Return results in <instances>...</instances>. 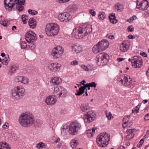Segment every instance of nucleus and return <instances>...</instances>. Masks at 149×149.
I'll use <instances>...</instances> for the list:
<instances>
[{"label":"nucleus","mask_w":149,"mask_h":149,"mask_svg":"<svg viewBox=\"0 0 149 149\" xmlns=\"http://www.w3.org/2000/svg\"><path fill=\"white\" fill-rule=\"evenodd\" d=\"M28 13L29 14H31L32 15H36L38 13V12L35 10H32L29 9L28 10Z\"/></svg>","instance_id":"obj_43"},{"label":"nucleus","mask_w":149,"mask_h":149,"mask_svg":"<svg viewBox=\"0 0 149 149\" xmlns=\"http://www.w3.org/2000/svg\"><path fill=\"white\" fill-rule=\"evenodd\" d=\"M0 149H10L8 145L6 142H0Z\"/></svg>","instance_id":"obj_29"},{"label":"nucleus","mask_w":149,"mask_h":149,"mask_svg":"<svg viewBox=\"0 0 149 149\" xmlns=\"http://www.w3.org/2000/svg\"><path fill=\"white\" fill-rule=\"evenodd\" d=\"M105 113L106 117L107 118H108L110 120L112 118H113V116L112 114L110 112H109V113H108L107 111H105Z\"/></svg>","instance_id":"obj_36"},{"label":"nucleus","mask_w":149,"mask_h":149,"mask_svg":"<svg viewBox=\"0 0 149 149\" xmlns=\"http://www.w3.org/2000/svg\"><path fill=\"white\" fill-rule=\"evenodd\" d=\"M128 38L129 39H133L134 38V37L132 35H130L128 36Z\"/></svg>","instance_id":"obj_63"},{"label":"nucleus","mask_w":149,"mask_h":149,"mask_svg":"<svg viewBox=\"0 0 149 149\" xmlns=\"http://www.w3.org/2000/svg\"><path fill=\"white\" fill-rule=\"evenodd\" d=\"M106 15L104 12H102L101 14L98 15L99 19L100 20H102L105 18Z\"/></svg>","instance_id":"obj_33"},{"label":"nucleus","mask_w":149,"mask_h":149,"mask_svg":"<svg viewBox=\"0 0 149 149\" xmlns=\"http://www.w3.org/2000/svg\"><path fill=\"white\" fill-rule=\"evenodd\" d=\"M15 5H17L16 6V8L19 11L21 12L24 9V7L23 6H22V5H17L16 4Z\"/></svg>","instance_id":"obj_38"},{"label":"nucleus","mask_w":149,"mask_h":149,"mask_svg":"<svg viewBox=\"0 0 149 149\" xmlns=\"http://www.w3.org/2000/svg\"><path fill=\"white\" fill-rule=\"evenodd\" d=\"M92 51L95 54L103 51L98 44H97L93 47L92 49Z\"/></svg>","instance_id":"obj_27"},{"label":"nucleus","mask_w":149,"mask_h":149,"mask_svg":"<svg viewBox=\"0 0 149 149\" xmlns=\"http://www.w3.org/2000/svg\"><path fill=\"white\" fill-rule=\"evenodd\" d=\"M81 27H77L74 28L71 34L72 36L77 39L81 38Z\"/></svg>","instance_id":"obj_19"},{"label":"nucleus","mask_w":149,"mask_h":149,"mask_svg":"<svg viewBox=\"0 0 149 149\" xmlns=\"http://www.w3.org/2000/svg\"><path fill=\"white\" fill-rule=\"evenodd\" d=\"M89 87H95L96 86V84L95 82H92L91 83H89Z\"/></svg>","instance_id":"obj_55"},{"label":"nucleus","mask_w":149,"mask_h":149,"mask_svg":"<svg viewBox=\"0 0 149 149\" xmlns=\"http://www.w3.org/2000/svg\"><path fill=\"white\" fill-rule=\"evenodd\" d=\"M61 81V79H59L57 77H55L52 78L50 82L52 83V85H58L59 84Z\"/></svg>","instance_id":"obj_26"},{"label":"nucleus","mask_w":149,"mask_h":149,"mask_svg":"<svg viewBox=\"0 0 149 149\" xmlns=\"http://www.w3.org/2000/svg\"><path fill=\"white\" fill-rule=\"evenodd\" d=\"M78 144H79V143L77 140L74 139H72L71 140L70 142V145L72 148H76Z\"/></svg>","instance_id":"obj_30"},{"label":"nucleus","mask_w":149,"mask_h":149,"mask_svg":"<svg viewBox=\"0 0 149 149\" xmlns=\"http://www.w3.org/2000/svg\"><path fill=\"white\" fill-rule=\"evenodd\" d=\"M56 100L52 96H49L47 97L45 102L48 105H52L55 104Z\"/></svg>","instance_id":"obj_21"},{"label":"nucleus","mask_w":149,"mask_h":149,"mask_svg":"<svg viewBox=\"0 0 149 149\" xmlns=\"http://www.w3.org/2000/svg\"><path fill=\"white\" fill-rule=\"evenodd\" d=\"M140 54L142 56H144L145 57H146L147 56V54L145 52H143L142 53H140Z\"/></svg>","instance_id":"obj_61"},{"label":"nucleus","mask_w":149,"mask_h":149,"mask_svg":"<svg viewBox=\"0 0 149 149\" xmlns=\"http://www.w3.org/2000/svg\"><path fill=\"white\" fill-rule=\"evenodd\" d=\"M134 134H128L127 136L126 137V139L127 140H129L130 139L133 138L134 136Z\"/></svg>","instance_id":"obj_41"},{"label":"nucleus","mask_w":149,"mask_h":149,"mask_svg":"<svg viewBox=\"0 0 149 149\" xmlns=\"http://www.w3.org/2000/svg\"><path fill=\"white\" fill-rule=\"evenodd\" d=\"M8 23L7 21H6L5 20L4 21H2L1 22H0V24L3 25L4 26H7V23Z\"/></svg>","instance_id":"obj_53"},{"label":"nucleus","mask_w":149,"mask_h":149,"mask_svg":"<svg viewBox=\"0 0 149 149\" xmlns=\"http://www.w3.org/2000/svg\"><path fill=\"white\" fill-rule=\"evenodd\" d=\"M130 46V43L128 41L125 40L120 45V50L122 52H125L127 51Z\"/></svg>","instance_id":"obj_17"},{"label":"nucleus","mask_w":149,"mask_h":149,"mask_svg":"<svg viewBox=\"0 0 149 149\" xmlns=\"http://www.w3.org/2000/svg\"><path fill=\"white\" fill-rule=\"evenodd\" d=\"M20 124L24 127H28L32 125L35 121L32 115L29 113H22L19 118Z\"/></svg>","instance_id":"obj_1"},{"label":"nucleus","mask_w":149,"mask_h":149,"mask_svg":"<svg viewBox=\"0 0 149 149\" xmlns=\"http://www.w3.org/2000/svg\"><path fill=\"white\" fill-rule=\"evenodd\" d=\"M78 91L83 93L84 92L85 89L83 87L81 86L80 88H79V90Z\"/></svg>","instance_id":"obj_57"},{"label":"nucleus","mask_w":149,"mask_h":149,"mask_svg":"<svg viewBox=\"0 0 149 149\" xmlns=\"http://www.w3.org/2000/svg\"><path fill=\"white\" fill-rule=\"evenodd\" d=\"M110 136L107 133H100L96 139V142L98 146L101 147L106 146L109 143Z\"/></svg>","instance_id":"obj_2"},{"label":"nucleus","mask_w":149,"mask_h":149,"mask_svg":"<svg viewBox=\"0 0 149 149\" xmlns=\"http://www.w3.org/2000/svg\"><path fill=\"white\" fill-rule=\"evenodd\" d=\"M139 108L138 107V106H137L133 109L132 110V113H134L135 112L136 113H137L139 112Z\"/></svg>","instance_id":"obj_48"},{"label":"nucleus","mask_w":149,"mask_h":149,"mask_svg":"<svg viewBox=\"0 0 149 149\" xmlns=\"http://www.w3.org/2000/svg\"><path fill=\"white\" fill-rule=\"evenodd\" d=\"M136 4V8L142 10H146L149 7L147 0H137Z\"/></svg>","instance_id":"obj_9"},{"label":"nucleus","mask_w":149,"mask_h":149,"mask_svg":"<svg viewBox=\"0 0 149 149\" xmlns=\"http://www.w3.org/2000/svg\"><path fill=\"white\" fill-rule=\"evenodd\" d=\"M145 120H149V113L146 115L144 118Z\"/></svg>","instance_id":"obj_59"},{"label":"nucleus","mask_w":149,"mask_h":149,"mask_svg":"<svg viewBox=\"0 0 149 149\" xmlns=\"http://www.w3.org/2000/svg\"><path fill=\"white\" fill-rule=\"evenodd\" d=\"M20 45L22 49H24L27 47V44L25 41H22L21 42Z\"/></svg>","instance_id":"obj_39"},{"label":"nucleus","mask_w":149,"mask_h":149,"mask_svg":"<svg viewBox=\"0 0 149 149\" xmlns=\"http://www.w3.org/2000/svg\"><path fill=\"white\" fill-rule=\"evenodd\" d=\"M102 51L106 49L109 45V42L105 40H103L98 42L97 44Z\"/></svg>","instance_id":"obj_20"},{"label":"nucleus","mask_w":149,"mask_h":149,"mask_svg":"<svg viewBox=\"0 0 149 149\" xmlns=\"http://www.w3.org/2000/svg\"><path fill=\"white\" fill-rule=\"evenodd\" d=\"M83 93L81 92H80L79 91H77V93L75 94L76 95L79 96L82 95Z\"/></svg>","instance_id":"obj_62"},{"label":"nucleus","mask_w":149,"mask_h":149,"mask_svg":"<svg viewBox=\"0 0 149 149\" xmlns=\"http://www.w3.org/2000/svg\"><path fill=\"white\" fill-rule=\"evenodd\" d=\"M57 1L59 3L66 2L65 0H57Z\"/></svg>","instance_id":"obj_60"},{"label":"nucleus","mask_w":149,"mask_h":149,"mask_svg":"<svg viewBox=\"0 0 149 149\" xmlns=\"http://www.w3.org/2000/svg\"><path fill=\"white\" fill-rule=\"evenodd\" d=\"M68 129V127H62L61 129V132L62 134L63 135L65 134L66 132V130Z\"/></svg>","instance_id":"obj_46"},{"label":"nucleus","mask_w":149,"mask_h":149,"mask_svg":"<svg viewBox=\"0 0 149 149\" xmlns=\"http://www.w3.org/2000/svg\"><path fill=\"white\" fill-rule=\"evenodd\" d=\"M17 68L15 65L12 66L11 67L10 70L9 72L11 73H15L16 70Z\"/></svg>","instance_id":"obj_37"},{"label":"nucleus","mask_w":149,"mask_h":149,"mask_svg":"<svg viewBox=\"0 0 149 149\" xmlns=\"http://www.w3.org/2000/svg\"><path fill=\"white\" fill-rule=\"evenodd\" d=\"M81 126L80 124L77 121L72 123L70 125L69 131V133L72 135L77 134Z\"/></svg>","instance_id":"obj_7"},{"label":"nucleus","mask_w":149,"mask_h":149,"mask_svg":"<svg viewBox=\"0 0 149 149\" xmlns=\"http://www.w3.org/2000/svg\"><path fill=\"white\" fill-rule=\"evenodd\" d=\"M11 1H14L17 5H23L25 2V0H4L6 9L10 11H11L12 8L16 5L15 3H11Z\"/></svg>","instance_id":"obj_4"},{"label":"nucleus","mask_w":149,"mask_h":149,"mask_svg":"<svg viewBox=\"0 0 149 149\" xmlns=\"http://www.w3.org/2000/svg\"><path fill=\"white\" fill-rule=\"evenodd\" d=\"M81 67L85 71H89L90 70L85 65H81Z\"/></svg>","instance_id":"obj_54"},{"label":"nucleus","mask_w":149,"mask_h":149,"mask_svg":"<svg viewBox=\"0 0 149 149\" xmlns=\"http://www.w3.org/2000/svg\"><path fill=\"white\" fill-rule=\"evenodd\" d=\"M29 24L31 28L34 29L36 27V22L34 18H31L29 21Z\"/></svg>","instance_id":"obj_23"},{"label":"nucleus","mask_w":149,"mask_h":149,"mask_svg":"<svg viewBox=\"0 0 149 149\" xmlns=\"http://www.w3.org/2000/svg\"><path fill=\"white\" fill-rule=\"evenodd\" d=\"M25 89L22 86H17L14 87L12 91L13 96L17 99H20L24 94Z\"/></svg>","instance_id":"obj_5"},{"label":"nucleus","mask_w":149,"mask_h":149,"mask_svg":"<svg viewBox=\"0 0 149 149\" xmlns=\"http://www.w3.org/2000/svg\"><path fill=\"white\" fill-rule=\"evenodd\" d=\"M22 79V81L21 83H23L24 84H28L29 82V81L28 79L26 77H23V78Z\"/></svg>","instance_id":"obj_40"},{"label":"nucleus","mask_w":149,"mask_h":149,"mask_svg":"<svg viewBox=\"0 0 149 149\" xmlns=\"http://www.w3.org/2000/svg\"><path fill=\"white\" fill-rule=\"evenodd\" d=\"M59 28L57 24H48L46 26L45 31L48 36H54L58 34Z\"/></svg>","instance_id":"obj_3"},{"label":"nucleus","mask_w":149,"mask_h":149,"mask_svg":"<svg viewBox=\"0 0 149 149\" xmlns=\"http://www.w3.org/2000/svg\"><path fill=\"white\" fill-rule=\"evenodd\" d=\"M58 19L61 22H67L71 19V15L67 13H64L59 14L58 16Z\"/></svg>","instance_id":"obj_11"},{"label":"nucleus","mask_w":149,"mask_h":149,"mask_svg":"<svg viewBox=\"0 0 149 149\" xmlns=\"http://www.w3.org/2000/svg\"><path fill=\"white\" fill-rule=\"evenodd\" d=\"M129 117H130V115L129 116H125L123 119V127L124 128H125L128 125H127V124H128V123L129 120Z\"/></svg>","instance_id":"obj_28"},{"label":"nucleus","mask_w":149,"mask_h":149,"mask_svg":"<svg viewBox=\"0 0 149 149\" xmlns=\"http://www.w3.org/2000/svg\"><path fill=\"white\" fill-rule=\"evenodd\" d=\"M142 61L139 56H135L132 57V64L135 68H140L142 65Z\"/></svg>","instance_id":"obj_10"},{"label":"nucleus","mask_w":149,"mask_h":149,"mask_svg":"<svg viewBox=\"0 0 149 149\" xmlns=\"http://www.w3.org/2000/svg\"><path fill=\"white\" fill-rule=\"evenodd\" d=\"M136 16L135 15H133L131 17L130 19H127L126 21L130 23L132 22L131 21H133L134 19H136Z\"/></svg>","instance_id":"obj_44"},{"label":"nucleus","mask_w":149,"mask_h":149,"mask_svg":"<svg viewBox=\"0 0 149 149\" xmlns=\"http://www.w3.org/2000/svg\"><path fill=\"white\" fill-rule=\"evenodd\" d=\"M134 30V28L133 26H129L127 28V30L129 32H132Z\"/></svg>","instance_id":"obj_52"},{"label":"nucleus","mask_w":149,"mask_h":149,"mask_svg":"<svg viewBox=\"0 0 149 149\" xmlns=\"http://www.w3.org/2000/svg\"><path fill=\"white\" fill-rule=\"evenodd\" d=\"M35 47V45L34 44H31L29 45V48L31 50H33Z\"/></svg>","instance_id":"obj_58"},{"label":"nucleus","mask_w":149,"mask_h":149,"mask_svg":"<svg viewBox=\"0 0 149 149\" xmlns=\"http://www.w3.org/2000/svg\"><path fill=\"white\" fill-rule=\"evenodd\" d=\"M115 14L114 13H112L109 15V18L110 21L111 23L114 24L117 22V20L116 19Z\"/></svg>","instance_id":"obj_25"},{"label":"nucleus","mask_w":149,"mask_h":149,"mask_svg":"<svg viewBox=\"0 0 149 149\" xmlns=\"http://www.w3.org/2000/svg\"><path fill=\"white\" fill-rule=\"evenodd\" d=\"M77 9V6L75 5L72 6L70 9V11L73 12L76 11Z\"/></svg>","instance_id":"obj_47"},{"label":"nucleus","mask_w":149,"mask_h":149,"mask_svg":"<svg viewBox=\"0 0 149 149\" xmlns=\"http://www.w3.org/2000/svg\"><path fill=\"white\" fill-rule=\"evenodd\" d=\"M23 78V76H18L16 77L15 78V81L16 82H21L22 79Z\"/></svg>","instance_id":"obj_34"},{"label":"nucleus","mask_w":149,"mask_h":149,"mask_svg":"<svg viewBox=\"0 0 149 149\" xmlns=\"http://www.w3.org/2000/svg\"><path fill=\"white\" fill-rule=\"evenodd\" d=\"M89 13L91 14L92 16H94L96 15L95 12L93 9L89 10Z\"/></svg>","instance_id":"obj_50"},{"label":"nucleus","mask_w":149,"mask_h":149,"mask_svg":"<svg viewBox=\"0 0 149 149\" xmlns=\"http://www.w3.org/2000/svg\"><path fill=\"white\" fill-rule=\"evenodd\" d=\"M92 27L91 26L88 25L87 26L81 28V38L89 34L92 31Z\"/></svg>","instance_id":"obj_15"},{"label":"nucleus","mask_w":149,"mask_h":149,"mask_svg":"<svg viewBox=\"0 0 149 149\" xmlns=\"http://www.w3.org/2000/svg\"><path fill=\"white\" fill-rule=\"evenodd\" d=\"M135 129H128L127 130V132L129 133V134H134L133 132L135 131Z\"/></svg>","instance_id":"obj_51"},{"label":"nucleus","mask_w":149,"mask_h":149,"mask_svg":"<svg viewBox=\"0 0 149 149\" xmlns=\"http://www.w3.org/2000/svg\"><path fill=\"white\" fill-rule=\"evenodd\" d=\"M144 140H145V139L144 138L142 139H141L139 143H141V144H143L144 143Z\"/></svg>","instance_id":"obj_64"},{"label":"nucleus","mask_w":149,"mask_h":149,"mask_svg":"<svg viewBox=\"0 0 149 149\" xmlns=\"http://www.w3.org/2000/svg\"><path fill=\"white\" fill-rule=\"evenodd\" d=\"M61 66L59 63H52L49 65L48 69L52 72H56L59 71Z\"/></svg>","instance_id":"obj_14"},{"label":"nucleus","mask_w":149,"mask_h":149,"mask_svg":"<svg viewBox=\"0 0 149 149\" xmlns=\"http://www.w3.org/2000/svg\"><path fill=\"white\" fill-rule=\"evenodd\" d=\"M9 61L8 55H6L5 57L2 60V63L6 65H7Z\"/></svg>","instance_id":"obj_32"},{"label":"nucleus","mask_w":149,"mask_h":149,"mask_svg":"<svg viewBox=\"0 0 149 149\" xmlns=\"http://www.w3.org/2000/svg\"><path fill=\"white\" fill-rule=\"evenodd\" d=\"M95 116V113L92 111L87 112L84 118V121L88 123L92 122L94 119Z\"/></svg>","instance_id":"obj_16"},{"label":"nucleus","mask_w":149,"mask_h":149,"mask_svg":"<svg viewBox=\"0 0 149 149\" xmlns=\"http://www.w3.org/2000/svg\"><path fill=\"white\" fill-rule=\"evenodd\" d=\"M122 84H123L124 86H128L130 84H131L132 82V79L130 76L128 75H126L124 76L123 79H121L120 80Z\"/></svg>","instance_id":"obj_18"},{"label":"nucleus","mask_w":149,"mask_h":149,"mask_svg":"<svg viewBox=\"0 0 149 149\" xmlns=\"http://www.w3.org/2000/svg\"><path fill=\"white\" fill-rule=\"evenodd\" d=\"M73 51L78 53L82 50V48L81 46L77 44H75L72 46Z\"/></svg>","instance_id":"obj_22"},{"label":"nucleus","mask_w":149,"mask_h":149,"mask_svg":"<svg viewBox=\"0 0 149 149\" xmlns=\"http://www.w3.org/2000/svg\"><path fill=\"white\" fill-rule=\"evenodd\" d=\"M78 62L77 60H74L70 63V64L72 65H78Z\"/></svg>","instance_id":"obj_56"},{"label":"nucleus","mask_w":149,"mask_h":149,"mask_svg":"<svg viewBox=\"0 0 149 149\" xmlns=\"http://www.w3.org/2000/svg\"><path fill=\"white\" fill-rule=\"evenodd\" d=\"M115 9L119 12L122 11L123 9V6L121 3H118L115 5Z\"/></svg>","instance_id":"obj_31"},{"label":"nucleus","mask_w":149,"mask_h":149,"mask_svg":"<svg viewBox=\"0 0 149 149\" xmlns=\"http://www.w3.org/2000/svg\"><path fill=\"white\" fill-rule=\"evenodd\" d=\"M90 107L89 104L87 103H84L81 104L80 106V109L81 111L84 112H85L89 110Z\"/></svg>","instance_id":"obj_24"},{"label":"nucleus","mask_w":149,"mask_h":149,"mask_svg":"<svg viewBox=\"0 0 149 149\" xmlns=\"http://www.w3.org/2000/svg\"><path fill=\"white\" fill-rule=\"evenodd\" d=\"M44 145V143L42 142H40L37 144L36 145V147L38 148H42Z\"/></svg>","instance_id":"obj_49"},{"label":"nucleus","mask_w":149,"mask_h":149,"mask_svg":"<svg viewBox=\"0 0 149 149\" xmlns=\"http://www.w3.org/2000/svg\"><path fill=\"white\" fill-rule=\"evenodd\" d=\"M82 82H83V83H82V84L84 85V86H82L83 87L85 90L86 88H88V87H89V83L86 84H84V83H86V81L84 80H83L82 81Z\"/></svg>","instance_id":"obj_45"},{"label":"nucleus","mask_w":149,"mask_h":149,"mask_svg":"<svg viewBox=\"0 0 149 149\" xmlns=\"http://www.w3.org/2000/svg\"><path fill=\"white\" fill-rule=\"evenodd\" d=\"M87 134L89 138H91L92 136H93V134L91 132V130H88L87 131Z\"/></svg>","instance_id":"obj_42"},{"label":"nucleus","mask_w":149,"mask_h":149,"mask_svg":"<svg viewBox=\"0 0 149 149\" xmlns=\"http://www.w3.org/2000/svg\"><path fill=\"white\" fill-rule=\"evenodd\" d=\"M28 17L26 15H23L22 16V21L24 24L26 23V21L28 20Z\"/></svg>","instance_id":"obj_35"},{"label":"nucleus","mask_w":149,"mask_h":149,"mask_svg":"<svg viewBox=\"0 0 149 149\" xmlns=\"http://www.w3.org/2000/svg\"><path fill=\"white\" fill-rule=\"evenodd\" d=\"M63 51V49L60 46H57L53 49L51 55L54 59H57L61 57Z\"/></svg>","instance_id":"obj_8"},{"label":"nucleus","mask_w":149,"mask_h":149,"mask_svg":"<svg viewBox=\"0 0 149 149\" xmlns=\"http://www.w3.org/2000/svg\"><path fill=\"white\" fill-rule=\"evenodd\" d=\"M25 39L28 43H31L36 39L35 33L31 31H29L25 35Z\"/></svg>","instance_id":"obj_12"},{"label":"nucleus","mask_w":149,"mask_h":149,"mask_svg":"<svg viewBox=\"0 0 149 149\" xmlns=\"http://www.w3.org/2000/svg\"><path fill=\"white\" fill-rule=\"evenodd\" d=\"M66 90L63 87L56 86L54 88L53 94L55 96L60 97L62 94L65 93Z\"/></svg>","instance_id":"obj_13"},{"label":"nucleus","mask_w":149,"mask_h":149,"mask_svg":"<svg viewBox=\"0 0 149 149\" xmlns=\"http://www.w3.org/2000/svg\"><path fill=\"white\" fill-rule=\"evenodd\" d=\"M109 58V56L105 53L98 54L96 57L97 63L99 65H103L105 64Z\"/></svg>","instance_id":"obj_6"}]
</instances>
